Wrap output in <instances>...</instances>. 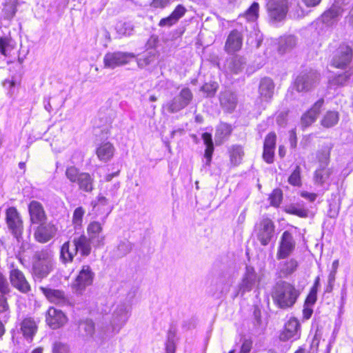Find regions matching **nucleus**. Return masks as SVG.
Returning <instances> with one entry per match:
<instances>
[{"mask_svg":"<svg viewBox=\"0 0 353 353\" xmlns=\"http://www.w3.org/2000/svg\"><path fill=\"white\" fill-rule=\"evenodd\" d=\"M131 310L130 304L126 301H119L113 305L107 319L98 327L97 334L99 337L105 339L119 334L128 321Z\"/></svg>","mask_w":353,"mask_h":353,"instance_id":"nucleus-1","label":"nucleus"},{"mask_svg":"<svg viewBox=\"0 0 353 353\" xmlns=\"http://www.w3.org/2000/svg\"><path fill=\"white\" fill-rule=\"evenodd\" d=\"M53 251L50 248H43L35 252L32 262V274L37 279L47 277L55 265Z\"/></svg>","mask_w":353,"mask_h":353,"instance_id":"nucleus-2","label":"nucleus"},{"mask_svg":"<svg viewBox=\"0 0 353 353\" xmlns=\"http://www.w3.org/2000/svg\"><path fill=\"white\" fill-rule=\"evenodd\" d=\"M67 179L73 183H77L80 190L90 192L93 190V178L87 172H81L75 166H69L65 170Z\"/></svg>","mask_w":353,"mask_h":353,"instance_id":"nucleus-3","label":"nucleus"},{"mask_svg":"<svg viewBox=\"0 0 353 353\" xmlns=\"http://www.w3.org/2000/svg\"><path fill=\"white\" fill-rule=\"evenodd\" d=\"M94 273L89 265H83L74 281L71 284L74 293L83 294L86 288L92 285Z\"/></svg>","mask_w":353,"mask_h":353,"instance_id":"nucleus-4","label":"nucleus"},{"mask_svg":"<svg viewBox=\"0 0 353 353\" xmlns=\"http://www.w3.org/2000/svg\"><path fill=\"white\" fill-rule=\"evenodd\" d=\"M352 59V46L348 43H343L336 49L331 63L334 68L344 70L350 65Z\"/></svg>","mask_w":353,"mask_h":353,"instance_id":"nucleus-5","label":"nucleus"},{"mask_svg":"<svg viewBox=\"0 0 353 353\" xmlns=\"http://www.w3.org/2000/svg\"><path fill=\"white\" fill-rule=\"evenodd\" d=\"M192 97V93L189 88H183L177 96L165 103L163 108L169 113L177 112L188 105Z\"/></svg>","mask_w":353,"mask_h":353,"instance_id":"nucleus-6","label":"nucleus"},{"mask_svg":"<svg viewBox=\"0 0 353 353\" xmlns=\"http://www.w3.org/2000/svg\"><path fill=\"white\" fill-rule=\"evenodd\" d=\"M260 282L261 277L256 274L254 268L247 265L241 281L239 285V290L236 296L239 294L243 296L246 292L252 291L255 287L258 286Z\"/></svg>","mask_w":353,"mask_h":353,"instance_id":"nucleus-7","label":"nucleus"},{"mask_svg":"<svg viewBox=\"0 0 353 353\" xmlns=\"http://www.w3.org/2000/svg\"><path fill=\"white\" fill-rule=\"evenodd\" d=\"M135 57V54L131 52H108L103 57L105 68L114 69L117 67L127 64Z\"/></svg>","mask_w":353,"mask_h":353,"instance_id":"nucleus-8","label":"nucleus"},{"mask_svg":"<svg viewBox=\"0 0 353 353\" xmlns=\"http://www.w3.org/2000/svg\"><path fill=\"white\" fill-rule=\"evenodd\" d=\"M6 222L10 232L15 238L19 239L23 232V221L14 207H10L6 210Z\"/></svg>","mask_w":353,"mask_h":353,"instance_id":"nucleus-9","label":"nucleus"},{"mask_svg":"<svg viewBox=\"0 0 353 353\" xmlns=\"http://www.w3.org/2000/svg\"><path fill=\"white\" fill-rule=\"evenodd\" d=\"M320 74L315 70L301 72L294 81V87L299 92L307 91L319 81Z\"/></svg>","mask_w":353,"mask_h":353,"instance_id":"nucleus-10","label":"nucleus"},{"mask_svg":"<svg viewBox=\"0 0 353 353\" xmlns=\"http://www.w3.org/2000/svg\"><path fill=\"white\" fill-rule=\"evenodd\" d=\"M274 232L272 221L268 218L263 219L255 226V233L258 240L263 245L269 243Z\"/></svg>","mask_w":353,"mask_h":353,"instance_id":"nucleus-11","label":"nucleus"},{"mask_svg":"<svg viewBox=\"0 0 353 353\" xmlns=\"http://www.w3.org/2000/svg\"><path fill=\"white\" fill-rule=\"evenodd\" d=\"M286 277V270H281L279 272V278L280 279L276 281L274 292L272 293L274 302L281 308H285L287 307V298L285 296L286 285L285 281L281 279H285Z\"/></svg>","mask_w":353,"mask_h":353,"instance_id":"nucleus-12","label":"nucleus"},{"mask_svg":"<svg viewBox=\"0 0 353 353\" xmlns=\"http://www.w3.org/2000/svg\"><path fill=\"white\" fill-rule=\"evenodd\" d=\"M9 279L12 285L19 292L26 294L31 290L30 285L23 272L15 268L12 264L9 272Z\"/></svg>","mask_w":353,"mask_h":353,"instance_id":"nucleus-13","label":"nucleus"},{"mask_svg":"<svg viewBox=\"0 0 353 353\" xmlns=\"http://www.w3.org/2000/svg\"><path fill=\"white\" fill-rule=\"evenodd\" d=\"M267 8L270 17L275 22L281 21L286 16V0H269Z\"/></svg>","mask_w":353,"mask_h":353,"instance_id":"nucleus-14","label":"nucleus"},{"mask_svg":"<svg viewBox=\"0 0 353 353\" xmlns=\"http://www.w3.org/2000/svg\"><path fill=\"white\" fill-rule=\"evenodd\" d=\"M57 228L52 223H40L34 233L35 240L41 243H45L52 239L57 233Z\"/></svg>","mask_w":353,"mask_h":353,"instance_id":"nucleus-15","label":"nucleus"},{"mask_svg":"<svg viewBox=\"0 0 353 353\" xmlns=\"http://www.w3.org/2000/svg\"><path fill=\"white\" fill-rule=\"evenodd\" d=\"M88 239L95 247H100L104 245L105 236L103 234V225L96 221H91L87 227Z\"/></svg>","mask_w":353,"mask_h":353,"instance_id":"nucleus-16","label":"nucleus"},{"mask_svg":"<svg viewBox=\"0 0 353 353\" xmlns=\"http://www.w3.org/2000/svg\"><path fill=\"white\" fill-rule=\"evenodd\" d=\"M40 291L46 298L52 303L59 305H65L68 303V299L65 292L61 290L52 289L49 287H39Z\"/></svg>","mask_w":353,"mask_h":353,"instance_id":"nucleus-17","label":"nucleus"},{"mask_svg":"<svg viewBox=\"0 0 353 353\" xmlns=\"http://www.w3.org/2000/svg\"><path fill=\"white\" fill-rule=\"evenodd\" d=\"M67 321L63 312L54 307H50L46 315V322L52 329H57L63 326Z\"/></svg>","mask_w":353,"mask_h":353,"instance_id":"nucleus-18","label":"nucleus"},{"mask_svg":"<svg viewBox=\"0 0 353 353\" xmlns=\"http://www.w3.org/2000/svg\"><path fill=\"white\" fill-rule=\"evenodd\" d=\"M30 221L33 224H40L46 222L47 216L41 203L32 201L28 205Z\"/></svg>","mask_w":353,"mask_h":353,"instance_id":"nucleus-19","label":"nucleus"},{"mask_svg":"<svg viewBox=\"0 0 353 353\" xmlns=\"http://www.w3.org/2000/svg\"><path fill=\"white\" fill-rule=\"evenodd\" d=\"M113 205L110 201L109 198L105 196L99 195L97 201L93 204V208L97 215H102V221L105 222V219L113 210Z\"/></svg>","mask_w":353,"mask_h":353,"instance_id":"nucleus-20","label":"nucleus"},{"mask_svg":"<svg viewBox=\"0 0 353 353\" xmlns=\"http://www.w3.org/2000/svg\"><path fill=\"white\" fill-rule=\"evenodd\" d=\"M243 44V36L236 30L231 31L228 36L225 43V50L228 53H233L241 49Z\"/></svg>","mask_w":353,"mask_h":353,"instance_id":"nucleus-21","label":"nucleus"},{"mask_svg":"<svg viewBox=\"0 0 353 353\" xmlns=\"http://www.w3.org/2000/svg\"><path fill=\"white\" fill-rule=\"evenodd\" d=\"M219 101L222 108L228 112H232L238 103L236 94L229 90L220 92Z\"/></svg>","mask_w":353,"mask_h":353,"instance_id":"nucleus-22","label":"nucleus"},{"mask_svg":"<svg viewBox=\"0 0 353 353\" xmlns=\"http://www.w3.org/2000/svg\"><path fill=\"white\" fill-rule=\"evenodd\" d=\"M324 103V100H318L310 110L305 112L301 117V124L304 127L309 126L314 123L320 113V110Z\"/></svg>","mask_w":353,"mask_h":353,"instance_id":"nucleus-23","label":"nucleus"},{"mask_svg":"<svg viewBox=\"0 0 353 353\" xmlns=\"http://www.w3.org/2000/svg\"><path fill=\"white\" fill-rule=\"evenodd\" d=\"M245 65V59L243 57L236 55L227 60L225 68L229 72L237 74L243 70Z\"/></svg>","mask_w":353,"mask_h":353,"instance_id":"nucleus-24","label":"nucleus"},{"mask_svg":"<svg viewBox=\"0 0 353 353\" xmlns=\"http://www.w3.org/2000/svg\"><path fill=\"white\" fill-rule=\"evenodd\" d=\"M77 253V248L73 241L72 242L68 241L61 248L60 259L64 263H70L73 261L74 257Z\"/></svg>","mask_w":353,"mask_h":353,"instance_id":"nucleus-25","label":"nucleus"},{"mask_svg":"<svg viewBox=\"0 0 353 353\" xmlns=\"http://www.w3.org/2000/svg\"><path fill=\"white\" fill-rule=\"evenodd\" d=\"M73 242L77 248V252H79L81 255L87 256L91 252L92 241L85 235L81 234L78 236H74Z\"/></svg>","mask_w":353,"mask_h":353,"instance_id":"nucleus-26","label":"nucleus"},{"mask_svg":"<svg viewBox=\"0 0 353 353\" xmlns=\"http://www.w3.org/2000/svg\"><path fill=\"white\" fill-rule=\"evenodd\" d=\"M114 147L110 142L101 143L96 150L99 159L103 162L110 161L114 156Z\"/></svg>","mask_w":353,"mask_h":353,"instance_id":"nucleus-27","label":"nucleus"},{"mask_svg":"<svg viewBox=\"0 0 353 353\" xmlns=\"http://www.w3.org/2000/svg\"><path fill=\"white\" fill-rule=\"evenodd\" d=\"M274 84L270 78H263L259 83V92L264 100L270 99L274 93Z\"/></svg>","mask_w":353,"mask_h":353,"instance_id":"nucleus-28","label":"nucleus"},{"mask_svg":"<svg viewBox=\"0 0 353 353\" xmlns=\"http://www.w3.org/2000/svg\"><path fill=\"white\" fill-rule=\"evenodd\" d=\"M21 330L23 336L30 341L32 340L37 330V325L32 318H26L21 324Z\"/></svg>","mask_w":353,"mask_h":353,"instance_id":"nucleus-29","label":"nucleus"},{"mask_svg":"<svg viewBox=\"0 0 353 353\" xmlns=\"http://www.w3.org/2000/svg\"><path fill=\"white\" fill-rule=\"evenodd\" d=\"M333 172L334 169L332 168H327V166L319 167L314 173L315 183L323 185L328 181Z\"/></svg>","mask_w":353,"mask_h":353,"instance_id":"nucleus-30","label":"nucleus"},{"mask_svg":"<svg viewBox=\"0 0 353 353\" xmlns=\"http://www.w3.org/2000/svg\"><path fill=\"white\" fill-rule=\"evenodd\" d=\"M340 14V8L337 6H333L329 10L323 12L321 15V21L327 26H331L337 21Z\"/></svg>","mask_w":353,"mask_h":353,"instance_id":"nucleus-31","label":"nucleus"},{"mask_svg":"<svg viewBox=\"0 0 353 353\" xmlns=\"http://www.w3.org/2000/svg\"><path fill=\"white\" fill-rule=\"evenodd\" d=\"M232 132L231 125L221 123L217 127L215 132V141L217 145L223 143L224 139L230 136Z\"/></svg>","mask_w":353,"mask_h":353,"instance_id":"nucleus-32","label":"nucleus"},{"mask_svg":"<svg viewBox=\"0 0 353 353\" xmlns=\"http://www.w3.org/2000/svg\"><path fill=\"white\" fill-rule=\"evenodd\" d=\"M202 139L204 142V144L206 146L204 157L206 159L205 165H210L212 157L214 152V144L212 139V135L210 133L205 132L202 134Z\"/></svg>","mask_w":353,"mask_h":353,"instance_id":"nucleus-33","label":"nucleus"},{"mask_svg":"<svg viewBox=\"0 0 353 353\" xmlns=\"http://www.w3.org/2000/svg\"><path fill=\"white\" fill-rule=\"evenodd\" d=\"M301 336V323L296 318L288 321V339L297 340Z\"/></svg>","mask_w":353,"mask_h":353,"instance_id":"nucleus-34","label":"nucleus"},{"mask_svg":"<svg viewBox=\"0 0 353 353\" xmlns=\"http://www.w3.org/2000/svg\"><path fill=\"white\" fill-rule=\"evenodd\" d=\"M331 145H326L322 148L317 153V159L319 163V167L327 166L330 163Z\"/></svg>","mask_w":353,"mask_h":353,"instance_id":"nucleus-35","label":"nucleus"},{"mask_svg":"<svg viewBox=\"0 0 353 353\" xmlns=\"http://www.w3.org/2000/svg\"><path fill=\"white\" fill-rule=\"evenodd\" d=\"M230 162L234 165H238L241 163L244 155L243 150L240 145H233L230 150Z\"/></svg>","mask_w":353,"mask_h":353,"instance_id":"nucleus-36","label":"nucleus"},{"mask_svg":"<svg viewBox=\"0 0 353 353\" xmlns=\"http://www.w3.org/2000/svg\"><path fill=\"white\" fill-rule=\"evenodd\" d=\"M18 0H5L3 12L8 19L13 18L17 12Z\"/></svg>","mask_w":353,"mask_h":353,"instance_id":"nucleus-37","label":"nucleus"},{"mask_svg":"<svg viewBox=\"0 0 353 353\" xmlns=\"http://www.w3.org/2000/svg\"><path fill=\"white\" fill-rule=\"evenodd\" d=\"M339 121L338 112L330 111L326 113L321 120V124L325 128H330L335 125Z\"/></svg>","mask_w":353,"mask_h":353,"instance_id":"nucleus-38","label":"nucleus"},{"mask_svg":"<svg viewBox=\"0 0 353 353\" xmlns=\"http://www.w3.org/2000/svg\"><path fill=\"white\" fill-rule=\"evenodd\" d=\"M117 32L121 36H130L133 32V26L130 22L120 21L116 26Z\"/></svg>","mask_w":353,"mask_h":353,"instance_id":"nucleus-39","label":"nucleus"},{"mask_svg":"<svg viewBox=\"0 0 353 353\" xmlns=\"http://www.w3.org/2000/svg\"><path fill=\"white\" fill-rule=\"evenodd\" d=\"M132 246L130 241H121L117 249L115 250V256L117 257H123L128 254L132 250Z\"/></svg>","mask_w":353,"mask_h":353,"instance_id":"nucleus-40","label":"nucleus"},{"mask_svg":"<svg viewBox=\"0 0 353 353\" xmlns=\"http://www.w3.org/2000/svg\"><path fill=\"white\" fill-rule=\"evenodd\" d=\"M12 41L8 37H0V52L4 56H8L13 50Z\"/></svg>","mask_w":353,"mask_h":353,"instance_id":"nucleus-41","label":"nucleus"},{"mask_svg":"<svg viewBox=\"0 0 353 353\" xmlns=\"http://www.w3.org/2000/svg\"><path fill=\"white\" fill-rule=\"evenodd\" d=\"M259 3L256 2H254L244 14L245 19L249 21H256L259 17Z\"/></svg>","mask_w":353,"mask_h":353,"instance_id":"nucleus-42","label":"nucleus"},{"mask_svg":"<svg viewBox=\"0 0 353 353\" xmlns=\"http://www.w3.org/2000/svg\"><path fill=\"white\" fill-rule=\"evenodd\" d=\"M85 212V210L82 207H78L74 210L72 221L75 228L81 226Z\"/></svg>","mask_w":353,"mask_h":353,"instance_id":"nucleus-43","label":"nucleus"},{"mask_svg":"<svg viewBox=\"0 0 353 353\" xmlns=\"http://www.w3.org/2000/svg\"><path fill=\"white\" fill-rule=\"evenodd\" d=\"M156 53L154 51L148 52L143 57L137 59V64L139 68H144L154 62Z\"/></svg>","mask_w":353,"mask_h":353,"instance_id":"nucleus-44","label":"nucleus"},{"mask_svg":"<svg viewBox=\"0 0 353 353\" xmlns=\"http://www.w3.org/2000/svg\"><path fill=\"white\" fill-rule=\"evenodd\" d=\"M287 258V231L283 232L280 246L277 252L278 259H285Z\"/></svg>","mask_w":353,"mask_h":353,"instance_id":"nucleus-45","label":"nucleus"},{"mask_svg":"<svg viewBox=\"0 0 353 353\" xmlns=\"http://www.w3.org/2000/svg\"><path fill=\"white\" fill-rule=\"evenodd\" d=\"M290 8V10H288V12L291 18L299 19L305 15L303 10L298 3H291Z\"/></svg>","mask_w":353,"mask_h":353,"instance_id":"nucleus-46","label":"nucleus"},{"mask_svg":"<svg viewBox=\"0 0 353 353\" xmlns=\"http://www.w3.org/2000/svg\"><path fill=\"white\" fill-rule=\"evenodd\" d=\"M283 199L282 191L279 189H275L270 195L269 200L272 206L278 207Z\"/></svg>","mask_w":353,"mask_h":353,"instance_id":"nucleus-47","label":"nucleus"},{"mask_svg":"<svg viewBox=\"0 0 353 353\" xmlns=\"http://www.w3.org/2000/svg\"><path fill=\"white\" fill-rule=\"evenodd\" d=\"M218 84L216 82L205 83L201 88V90L206 94V97H212L216 92Z\"/></svg>","mask_w":353,"mask_h":353,"instance_id":"nucleus-48","label":"nucleus"},{"mask_svg":"<svg viewBox=\"0 0 353 353\" xmlns=\"http://www.w3.org/2000/svg\"><path fill=\"white\" fill-rule=\"evenodd\" d=\"M288 183L294 186H301V179L300 176V168L296 166L292 174L288 177Z\"/></svg>","mask_w":353,"mask_h":353,"instance_id":"nucleus-49","label":"nucleus"},{"mask_svg":"<svg viewBox=\"0 0 353 353\" xmlns=\"http://www.w3.org/2000/svg\"><path fill=\"white\" fill-rule=\"evenodd\" d=\"M352 73L350 71H346L344 73L340 74L335 77L332 82L334 85H344L350 79Z\"/></svg>","mask_w":353,"mask_h":353,"instance_id":"nucleus-50","label":"nucleus"},{"mask_svg":"<svg viewBox=\"0 0 353 353\" xmlns=\"http://www.w3.org/2000/svg\"><path fill=\"white\" fill-rule=\"evenodd\" d=\"M81 327L83 329L86 335L88 336H93L95 333L94 324L92 320H86L81 324Z\"/></svg>","mask_w":353,"mask_h":353,"instance_id":"nucleus-51","label":"nucleus"},{"mask_svg":"<svg viewBox=\"0 0 353 353\" xmlns=\"http://www.w3.org/2000/svg\"><path fill=\"white\" fill-rule=\"evenodd\" d=\"M300 294L299 290L295 289L293 285L288 284V304L292 305Z\"/></svg>","mask_w":353,"mask_h":353,"instance_id":"nucleus-52","label":"nucleus"},{"mask_svg":"<svg viewBox=\"0 0 353 353\" xmlns=\"http://www.w3.org/2000/svg\"><path fill=\"white\" fill-rule=\"evenodd\" d=\"M288 213L297 215L300 217H306L307 216V210L303 207H296L291 205L288 207Z\"/></svg>","mask_w":353,"mask_h":353,"instance_id":"nucleus-53","label":"nucleus"},{"mask_svg":"<svg viewBox=\"0 0 353 353\" xmlns=\"http://www.w3.org/2000/svg\"><path fill=\"white\" fill-rule=\"evenodd\" d=\"M276 137L274 132L269 133L265 138L263 148L275 149Z\"/></svg>","mask_w":353,"mask_h":353,"instance_id":"nucleus-54","label":"nucleus"},{"mask_svg":"<svg viewBox=\"0 0 353 353\" xmlns=\"http://www.w3.org/2000/svg\"><path fill=\"white\" fill-rule=\"evenodd\" d=\"M339 260L334 261L332 264V270H331V272H330L329 276H328V283H330V286L335 281L336 274L337 269L339 268Z\"/></svg>","mask_w":353,"mask_h":353,"instance_id":"nucleus-55","label":"nucleus"},{"mask_svg":"<svg viewBox=\"0 0 353 353\" xmlns=\"http://www.w3.org/2000/svg\"><path fill=\"white\" fill-rule=\"evenodd\" d=\"M274 149L263 148V159L268 163L274 161Z\"/></svg>","mask_w":353,"mask_h":353,"instance_id":"nucleus-56","label":"nucleus"},{"mask_svg":"<svg viewBox=\"0 0 353 353\" xmlns=\"http://www.w3.org/2000/svg\"><path fill=\"white\" fill-rule=\"evenodd\" d=\"M317 299V290L311 289L310 291L309 294L307 295L305 301V305H313Z\"/></svg>","mask_w":353,"mask_h":353,"instance_id":"nucleus-57","label":"nucleus"},{"mask_svg":"<svg viewBox=\"0 0 353 353\" xmlns=\"http://www.w3.org/2000/svg\"><path fill=\"white\" fill-rule=\"evenodd\" d=\"M119 187V183L110 185L109 188H107L105 192L106 197L108 196L109 199L115 197Z\"/></svg>","mask_w":353,"mask_h":353,"instance_id":"nucleus-58","label":"nucleus"},{"mask_svg":"<svg viewBox=\"0 0 353 353\" xmlns=\"http://www.w3.org/2000/svg\"><path fill=\"white\" fill-rule=\"evenodd\" d=\"M185 11L186 10L183 6L178 5L171 13V15L178 21L179 19L184 15Z\"/></svg>","mask_w":353,"mask_h":353,"instance_id":"nucleus-59","label":"nucleus"},{"mask_svg":"<svg viewBox=\"0 0 353 353\" xmlns=\"http://www.w3.org/2000/svg\"><path fill=\"white\" fill-rule=\"evenodd\" d=\"M176 22L177 21L174 18V17L170 14L169 17L161 19V21H159V26L161 27H164V26L170 27L172 25L175 24Z\"/></svg>","mask_w":353,"mask_h":353,"instance_id":"nucleus-60","label":"nucleus"},{"mask_svg":"<svg viewBox=\"0 0 353 353\" xmlns=\"http://www.w3.org/2000/svg\"><path fill=\"white\" fill-rule=\"evenodd\" d=\"M68 351L67 346L61 343L55 342L52 347V353H66Z\"/></svg>","mask_w":353,"mask_h":353,"instance_id":"nucleus-61","label":"nucleus"},{"mask_svg":"<svg viewBox=\"0 0 353 353\" xmlns=\"http://www.w3.org/2000/svg\"><path fill=\"white\" fill-rule=\"evenodd\" d=\"M170 3V0H152L151 6L155 8H164Z\"/></svg>","mask_w":353,"mask_h":353,"instance_id":"nucleus-62","label":"nucleus"},{"mask_svg":"<svg viewBox=\"0 0 353 353\" xmlns=\"http://www.w3.org/2000/svg\"><path fill=\"white\" fill-rule=\"evenodd\" d=\"M298 266L299 262L296 259H291L290 261H288V274L294 272Z\"/></svg>","mask_w":353,"mask_h":353,"instance_id":"nucleus-63","label":"nucleus"},{"mask_svg":"<svg viewBox=\"0 0 353 353\" xmlns=\"http://www.w3.org/2000/svg\"><path fill=\"white\" fill-rule=\"evenodd\" d=\"M177 341L176 330L173 328H170L168 332L167 341L176 343Z\"/></svg>","mask_w":353,"mask_h":353,"instance_id":"nucleus-64","label":"nucleus"}]
</instances>
